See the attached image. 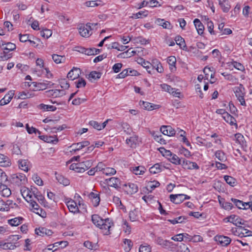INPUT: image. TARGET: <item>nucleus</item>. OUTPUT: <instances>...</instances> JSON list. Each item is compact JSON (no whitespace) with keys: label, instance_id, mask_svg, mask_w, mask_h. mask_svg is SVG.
Wrapping results in <instances>:
<instances>
[{"label":"nucleus","instance_id":"de8ad7c7","mask_svg":"<svg viewBox=\"0 0 252 252\" xmlns=\"http://www.w3.org/2000/svg\"><path fill=\"white\" fill-rule=\"evenodd\" d=\"M160 183L157 181H153L148 182L147 186V189L150 191H152V190L155 189L156 188L159 187Z\"/></svg>","mask_w":252,"mask_h":252},{"label":"nucleus","instance_id":"0e129e2a","mask_svg":"<svg viewBox=\"0 0 252 252\" xmlns=\"http://www.w3.org/2000/svg\"><path fill=\"white\" fill-rule=\"evenodd\" d=\"M219 202L220 204L221 205L222 207L225 210H231L233 207V205L231 203L228 202H224L221 203V202L220 200Z\"/></svg>","mask_w":252,"mask_h":252},{"label":"nucleus","instance_id":"9b49d317","mask_svg":"<svg viewBox=\"0 0 252 252\" xmlns=\"http://www.w3.org/2000/svg\"><path fill=\"white\" fill-rule=\"evenodd\" d=\"M66 204L70 212L74 214L79 212V210L77 206V204L73 200L70 199L66 201Z\"/></svg>","mask_w":252,"mask_h":252},{"label":"nucleus","instance_id":"4d7b16f0","mask_svg":"<svg viewBox=\"0 0 252 252\" xmlns=\"http://www.w3.org/2000/svg\"><path fill=\"white\" fill-rule=\"evenodd\" d=\"M123 129L127 134H130L132 132V129L130 126L126 123H123L121 124Z\"/></svg>","mask_w":252,"mask_h":252},{"label":"nucleus","instance_id":"9d476101","mask_svg":"<svg viewBox=\"0 0 252 252\" xmlns=\"http://www.w3.org/2000/svg\"><path fill=\"white\" fill-rule=\"evenodd\" d=\"M181 165L185 169H197L199 168V166L196 163L189 161L185 159H183Z\"/></svg>","mask_w":252,"mask_h":252},{"label":"nucleus","instance_id":"f8f14e48","mask_svg":"<svg viewBox=\"0 0 252 252\" xmlns=\"http://www.w3.org/2000/svg\"><path fill=\"white\" fill-rule=\"evenodd\" d=\"M81 74V70L79 68L73 67L67 74V77L71 80L78 78Z\"/></svg>","mask_w":252,"mask_h":252},{"label":"nucleus","instance_id":"b1692460","mask_svg":"<svg viewBox=\"0 0 252 252\" xmlns=\"http://www.w3.org/2000/svg\"><path fill=\"white\" fill-rule=\"evenodd\" d=\"M231 200L235 204L236 206L240 209L247 210L248 209V207H245V206H248V204H247V202H243L241 200L233 198L231 199Z\"/></svg>","mask_w":252,"mask_h":252},{"label":"nucleus","instance_id":"5fc2aeb1","mask_svg":"<svg viewBox=\"0 0 252 252\" xmlns=\"http://www.w3.org/2000/svg\"><path fill=\"white\" fill-rule=\"evenodd\" d=\"M153 63L156 64L155 66H153L154 69H155L157 72L161 73L163 71V68L161 65L160 63L158 62L157 60L153 61Z\"/></svg>","mask_w":252,"mask_h":252},{"label":"nucleus","instance_id":"20e7f679","mask_svg":"<svg viewBox=\"0 0 252 252\" xmlns=\"http://www.w3.org/2000/svg\"><path fill=\"white\" fill-rule=\"evenodd\" d=\"M102 223L103 224L101 225L99 228L102 230L104 235H109L110 234V229L112 226H114L113 222L111 219L107 218L104 220Z\"/></svg>","mask_w":252,"mask_h":252},{"label":"nucleus","instance_id":"69168bd1","mask_svg":"<svg viewBox=\"0 0 252 252\" xmlns=\"http://www.w3.org/2000/svg\"><path fill=\"white\" fill-rule=\"evenodd\" d=\"M89 124L90 126H93L94 128H95L98 130H101V125L96 121H91L89 122Z\"/></svg>","mask_w":252,"mask_h":252},{"label":"nucleus","instance_id":"ea45409f","mask_svg":"<svg viewBox=\"0 0 252 252\" xmlns=\"http://www.w3.org/2000/svg\"><path fill=\"white\" fill-rule=\"evenodd\" d=\"M137 141L138 136L135 135L130 137L129 138H127L126 140V143L129 145L131 147L136 145Z\"/></svg>","mask_w":252,"mask_h":252},{"label":"nucleus","instance_id":"338daca9","mask_svg":"<svg viewBox=\"0 0 252 252\" xmlns=\"http://www.w3.org/2000/svg\"><path fill=\"white\" fill-rule=\"evenodd\" d=\"M16 46L15 44L11 42H7L5 48H4V50L13 51L16 49Z\"/></svg>","mask_w":252,"mask_h":252},{"label":"nucleus","instance_id":"c756f323","mask_svg":"<svg viewBox=\"0 0 252 252\" xmlns=\"http://www.w3.org/2000/svg\"><path fill=\"white\" fill-rule=\"evenodd\" d=\"M167 63L169 65V68L171 71L176 70V59L174 56H170L167 59Z\"/></svg>","mask_w":252,"mask_h":252},{"label":"nucleus","instance_id":"3c124183","mask_svg":"<svg viewBox=\"0 0 252 252\" xmlns=\"http://www.w3.org/2000/svg\"><path fill=\"white\" fill-rule=\"evenodd\" d=\"M144 167L141 166L134 167L132 168V172L135 175H141L144 173Z\"/></svg>","mask_w":252,"mask_h":252},{"label":"nucleus","instance_id":"5701e85b","mask_svg":"<svg viewBox=\"0 0 252 252\" xmlns=\"http://www.w3.org/2000/svg\"><path fill=\"white\" fill-rule=\"evenodd\" d=\"M92 220L96 226L100 228L101 225L103 224L104 219H102L98 215L94 214L92 216Z\"/></svg>","mask_w":252,"mask_h":252},{"label":"nucleus","instance_id":"49530a36","mask_svg":"<svg viewBox=\"0 0 252 252\" xmlns=\"http://www.w3.org/2000/svg\"><path fill=\"white\" fill-rule=\"evenodd\" d=\"M129 217L131 221H134L138 220V211L137 209H134L131 211L129 213Z\"/></svg>","mask_w":252,"mask_h":252},{"label":"nucleus","instance_id":"8fccbe9b","mask_svg":"<svg viewBox=\"0 0 252 252\" xmlns=\"http://www.w3.org/2000/svg\"><path fill=\"white\" fill-rule=\"evenodd\" d=\"M187 218L184 216H180L173 220H168V221L170 222L173 224H175L178 223H182L184 222V220H186Z\"/></svg>","mask_w":252,"mask_h":252},{"label":"nucleus","instance_id":"13d9d810","mask_svg":"<svg viewBox=\"0 0 252 252\" xmlns=\"http://www.w3.org/2000/svg\"><path fill=\"white\" fill-rule=\"evenodd\" d=\"M59 83L61 88L63 89H68L69 88V84L66 79L59 80Z\"/></svg>","mask_w":252,"mask_h":252},{"label":"nucleus","instance_id":"37998d69","mask_svg":"<svg viewBox=\"0 0 252 252\" xmlns=\"http://www.w3.org/2000/svg\"><path fill=\"white\" fill-rule=\"evenodd\" d=\"M52 59L55 63H64L65 62V58L64 56H60L54 54L52 55Z\"/></svg>","mask_w":252,"mask_h":252},{"label":"nucleus","instance_id":"f704fd0d","mask_svg":"<svg viewBox=\"0 0 252 252\" xmlns=\"http://www.w3.org/2000/svg\"><path fill=\"white\" fill-rule=\"evenodd\" d=\"M15 247V245L12 243H5L3 241H0V248L3 250H13Z\"/></svg>","mask_w":252,"mask_h":252},{"label":"nucleus","instance_id":"e433bc0d","mask_svg":"<svg viewBox=\"0 0 252 252\" xmlns=\"http://www.w3.org/2000/svg\"><path fill=\"white\" fill-rule=\"evenodd\" d=\"M101 73L96 71H91L88 75V78L91 81L99 79L101 77Z\"/></svg>","mask_w":252,"mask_h":252},{"label":"nucleus","instance_id":"1a4fd4ad","mask_svg":"<svg viewBox=\"0 0 252 252\" xmlns=\"http://www.w3.org/2000/svg\"><path fill=\"white\" fill-rule=\"evenodd\" d=\"M215 240L223 247L227 246L231 242V239L229 237L221 235L216 236Z\"/></svg>","mask_w":252,"mask_h":252},{"label":"nucleus","instance_id":"774afa93","mask_svg":"<svg viewBox=\"0 0 252 252\" xmlns=\"http://www.w3.org/2000/svg\"><path fill=\"white\" fill-rule=\"evenodd\" d=\"M160 87L163 90L169 93H173L172 92L173 91V88L170 86L166 84H163L160 85Z\"/></svg>","mask_w":252,"mask_h":252},{"label":"nucleus","instance_id":"58836bf2","mask_svg":"<svg viewBox=\"0 0 252 252\" xmlns=\"http://www.w3.org/2000/svg\"><path fill=\"white\" fill-rule=\"evenodd\" d=\"M24 219L22 217H17L8 220V223L12 226H16L22 223Z\"/></svg>","mask_w":252,"mask_h":252},{"label":"nucleus","instance_id":"e2e57ef3","mask_svg":"<svg viewBox=\"0 0 252 252\" xmlns=\"http://www.w3.org/2000/svg\"><path fill=\"white\" fill-rule=\"evenodd\" d=\"M32 178L34 183L37 185L42 186L43 185V181L37 174H34Z\"/></svg>","mask_w":252,"mask_h":252},{"label":"nucleus","instance_id":"393cba45","mask_svg":"<svg viewBox=\"0 0 252 252\" xmlns=\"http://www.w3.org/2000/svg\"><path fill=\"white\" fill-rule=\"evenodd\" d=\"M158 25L162 26L164 29H170L172 27L170 22L165 21L162 19H157L155 21Z\"/></svg>","mask_w":252,"mask_h":252},{"label":"nucleus","instance_id":"6e6d98bb","mask_svg":"<svg viewBox=\"0 0 252 252\" xmlns=\"http://www.w3.org/2000/svg\"><path fill=\"white\" fill-rule=\"evenodd\" d=\"M7 182V177L5 173L0 168V184H3Z\"/></svg>","mask_w":252,"mask_h":252},{"label":"nucleus","instance_id":"bb28decb","mask_svg":"<svg viewBox=\"0 0 252 252\" xmlns=\"http://www.w3.org/2000/svg\"><path fill=\"white\" fill-rule=\"evenodd\" d=\"M175 41L177 45H179L180 47L184 50L187 49L185 40L181 36H176L175 38Z\"/></svg>","mask_w":252,"mask_h":252},{"label":"nucleus","instance_id":"39448f33","mask_svg":"<svg viewBox=\"0 0 252 252\" xmlns=\"http://www.w3.org/2000/svg\"><path fill=\"white\" fill-rule=\"evenodd\" d=\"M11 179L12 182L18 186L25 184L27 181L26 176L22 173H17L12 175Z\"/></svg>","mask_w":252,"mask_h":252},{"label":"nucleus","instance_id":"c03bdc74","mask_svg":"<svg viewBox=\"0 0 252 252\" xmlns=\"http://www.w3.org/2000/svg\"><path fill=\"white\" fill-rule=\"evenodd\" d=\"M2 50V53L0 54V61H6L12 57V54L9 53V51L4 50Z\"/></svg>","mask_w":252,"mask_h":252},{"label":"nucleus","instance_id":"a18cd8bd","mask_svg":"<svg viewBox=\"0 0 252 252\" xmlns=\"http://www.w3.org/2000/svg\"><path fill=\"white\" fill-rule=\"evenodd\" d=\"M38 107L40 109H42L44 111H55L57 108L53 105H46L44 104H40Z\"/></svg>","mask_w":252,"mask_h":252},{"label":"nucleus","instance_id":"ddd939ff","mask_svg":"<svg viewBox=\"0 0 252 252\" xmlns=\"http://www.w3.org/2000/svg\"><path fill=\"white\" fill-rule=\"evenodd\" d=\"M161 132L165 135L173 136L175 134V130L170 126H162L160 127Z\"/></svg>","mask_w":252,"mask_h":252},{"label":"nucleus","instance_id":"f03ea898","mask_svg":"<svg viewBox=\"0 0 252 252\" xmlns=\"http://www.w3.org/2000/svg\"><path fill=\"white\" fill-rule=\"evenodd\" d=\"M30 205L32 207V209L33 210V212L43 218H44L46 217L47 214L46 212L40 207L36 201L32 199H30Z\"/></svg>","mask_w":252,"mask_h":252},{"label":"nucleus","instance_id":"7c9ffc66","mask_svg":"<svg viewBox=\"0 0 252 252\" xmlns=\"http://www.w3.org/2000/svg\"><path fill=\"white\" fill-rule=\"evenodd\" d=\"M162 168H164V166H161L159 163H156L149 168V171L152 174H157L162 171Z\"/></svg>","mask_w":252,"mask_h":252},{"label":"nucleus","instance_id":"c9c22d12","mask_svg":"<svg viewBox=\"0 0 252 252\" xmlns=\"http://www.w3.org/2000/svg\"><path fill=\"white\" fill-rule=\"evenodd\" d=\"M0 189H2L1 195L4 197H8L11 194L10 189L7 187L5 183L0 184Z\"/></svg>","mask_w":252,"mask_h":252},{"label":"nucleus","instance_id":"4c0bfd02","mask_svg":"<svg viewBox=\"0 0 252 252\" xmlns=\"http://www.w3.org/2000/svg\"><path fill=\"white\" fill-rule=\"evenodd\" d=\"M169 160L172 163L176 165H180L182 163V159L180 158L176 155L172 154V156H170L168 157Z\"/></svg>","mask_w":252,"mask_h":252},{"label":"nucleus","instance_id":"a211bd4d","mask_svg":"<svg viewBox=\"0 0 252 252\" xmlns=\"http://www.w3.org/2000/svg\"><path fill=\"white\" fill-rule=\"evenodd\" d=\"M14 94L13 91H10L0 100V105L3 106L8 104L12 99Z\"/></svg>","mask_w":252,"mask_h":252},{"label":"nucleus","instance_id":"473e14b6","mask_svg":"<svg viewBox=\"0 0 252 252\" xmlns=\"http://www.w3.org/2000/svg\"><path fill=\"white\" fill-rule=\"evenodd\" d=\"M222 118L225 120L226 122L229 123L231 126L236 125L237 124L236 123L235 119L230 115L229 113H227L225 114V116H222Z\"/></svg>","mask_w":252,"mask_h":252},{"label":"nucleus","instance_id":"6e6552de","mask_svg":"<svg viewBox=\"0 0 252 252\" xmlns=\"http://www.w3.org/2000/svg\"><path fill=\"white\" fill-rule=\"evenodd\" d=\"M93 165V162L92 160H88L85 161L81 162L78 163V168L77 169V172H84L86 170L90 168Z\"/></svg>","mask_w":252,"mask_h":252},{"label":"nucleus","instance_id":"79ce46f5","mask_svg":"<svg viewBox=\"0 0 252 252\" xmlns=\"http://www.w3.org/2000/svg\"><path fill=\"white\" fill-rule=\"evenodd\" d=\"M215 155L218 160L221 162H224L226 160V157L222 151L218 150L216 151Z\"/></svg>","mask_w":252,"mask_h":252},{"label":"nucleus","instance_id":"864d4df0","mask_svg":"<svg viewBox=\"0 0 252 252\" xmlns=\"http://www.w3.org/2000/svg\"><path fill=\"white\" fill-rule=\"evenodd\" d=\"M52 34V31L47 29L43 30L40 32L41 36L46 38H48L51 36Z\"/></svg>","mask_w":252,"mask_h":252},{"label":"nucleus","instance_id":"680f3d73","mask_svg":"<svg viewBox=\"0 0 252 252\" xmlns=\"http://www.w3.org/2000/svg\"><path fill=\"white\" fill-rule=\"evenodd\" d=\"M148 11H141L135 14H133V17L135 18H141L142 17H146L148 15Z\"/></svg>","mask_w":252,"mask_h":252},{"label":"nucleus","instance_id":"aec40b11","mask_svg":"<svg viewBox=\"0 0 252 252\" xmlns=\"http://www.w3.org/2000/svg\"><path fill=\"white\" fill-rule=\"evenodd\" d=\"M55 175L56 178L60 184H62L64 186L69 185L70 181L67 178L61 174H58L57 172L55 173Z\"/></svg>","mask_w":252,"mask_h":252},{"label":"nucleus","instance_id":"7ed1b4c3","mask_svg":"<svg viewBox=\"0 0 252 252\" xmlns=\"http://www.w3.org/2000/svg\"><path fill=\"white\" fill-rule=\"evenodd\" d=\"M232 232L234 235H238L239 237H247L252 236V231L247 229H245L244 227L241 226L240 227L235 228L232 229Z\"/></svg>","mask_w":252,"mask_h":252},{"label":"nucleus","instance_id":"0eeeda50","mask_svg":"<svg viewBox=\"0 0 252 252\" xmlns=\"http://www.w3.org/2000/svg\"><path fill=\"white\" fill-rule=\"evenodd\" d=\"M226 219L227 220V222L232 223L233 224L237 226L238 227H240L241 225L244 224L245 223L244 220H242L238 216H236L235 215H232L224 219V220Z\"/></svg>","mask_w":252,"mask_h":252},{"label":"nucleus","instance_id":"09e8293b","mask_svg":"<svg viewBox=\"0 0 252 252\" xmlns=\"http://www.w3.org/2000/svg\"><path fill=\"white\" fill-rule=\"evenodd\" d=\"M224 179L225 182L231 187H234L236 183V179L231 176L225 175Z\"/></svg>","mask_w":252,"mask_h":252},{"label":"nucleus","instance_id":"4468645a","mask_svg":"<svg viewBox=\"0 0 252 252\" xmlns=\"http://www.w3.org/2000/svg\"><path fill=\"white\" fill-rule=\"evenodd\" d=\"M35 233L41 236H44L45 235L51 236L53 234V232L51 230L48 229L45 227H39L35 228Z\"/></svg>","mask_w":252,"mask_h":252},{"label":"nucleus","instance_id":"2eb2a0df","mask_svg":"<svg viewBox=\"0 0 252 252\" xmlns=\"http://www.w3.org/2000/svg\"><path fill=\"white\" fill-rule=\"evenodd\" d=\"M89 29L91 30V23H87L86 26H81L79 29L80 35L83 37H88L90 35Z\"/></svg>","mask_w":252,"mask_h":252},{"label":"nucleus","instance_id":"dca6fc26","mask_svg":"<svg viewBox=\"0 0 252 252\" xmlns=\"http://www.w3.org/2000/svg\"><path fill=\"white\" fill-rule=\"evenodd\" d=\"M105 182L108 184V186L116 189H118L120 187V180L118 178L111 177L109 179H106Z\"/></svg>","mask_w":252,"mask_h":252},{"label":"nucleus","instance_id":"72a5a7b5","mask_svg":"<svg viewBox=\"0 0 252 252\" xmlns=\"http://www.w3.org/2000/svg\"><path fill=\"white\" fill-rule=\"evenodd\" d=\"M90 197L92 199V203L94 207H97L100 202V198L98 194L92 192L90 193Z\"/></svg>","mask_w":252,"mask_h":252},{"label":"nucleus","instance_id":"052dcab7","mask_svg":"<svg viewBox=\"0 0 252 252\" xmlns=\"http://www.w3.org/2000/svg\"><path fill=\"white\" fill-rule=\"evenodd\" d=\"M116 173V170L113 168L111 167H106L103 171V174L106 175H113L115 174Z\"/></svg>","mask_w":252,"mask_h":252},{"label":"nucleus","instance_id":"c85d7f7f","mask_svg":"<svg viewBox=\"0 0 252 252\" xmlns=\"http://www.w3.org/2000/svg\"><path fill=\"white\" fill-rule=\"evenodd\" d=\"M47 92L50 94V95H51L54 97H60L65 94V92L64 90H49Z\"/></svg>","mask_w":252,"mask_h":252},{"label":"nucleus","instance_id":"a878e982","mask_svg":"<svg viewBox=\"0 0 252 252\" xmlns=\"http://www.w3.org/2000/svg\"><path fill=\"white\" fill-rule=\"evenodd\" d=\"M140 105L141 106L143 107L145 109L147 110L148 111L153 110L158 108V105H157L151 104V103H149L148 102H145L144 101H140Z\"/></svg>","mask_w":252,"mask_h":252},{"label":"nucleus","instance_id":"f3484780","mask_svg":"<svg viewBox=\"0 0 252 252\" xmlns=\"http://www.w3.org/2000/svg\"><path fill=\"white\" fill-rule=\"evenodd\" d=\"M38 137L44 142L54 144L57 143L59 141L57 136L39 135Z\"/></svg>","mask_w":252,"mask_h":252},{"label":"nucleus","instance_id":"423d86ee","mask_svg":"<svg viewBox=\"0 0 252 252\" xmlns=\"http://www.w3.org/2000/svg\"><path fill=\"white\" fill-rule=\"evenodd\" d=\"M190 198L189 196L184 194H170V201L175 204H180L186 199Z\"/></svg>","mask_w":252,"mask_h":252},{"label":"nucleus","instance_id":"603ef678","mask_svg":"<svg viewBox=\"0 0 252 252\" xmlns=\"http://www.w3.org/2000/svg\"><path fill=\"white\" fill-rule=\"evenodd\" d=\"M26 128L27 130V132L29 134H32V133H37L38 134H41V131H40L38 129H36L35 127H33V126L30 127L28 124H27L26 125Z\"/></svg>","mask_w":252,"mask_h":252},{"label":"nucleus","instance_id":"412c9836","mask_svg":"<svg viewBox=\"0 0 252 252\" xmlns=\"http://www.w3.org/2000/svg\"><path fill=\"white\" fill-rule=\"evenodd\" d=\"M194 25L199 34L201 35L203 33L204 27L203 25L198 19H195L193 21Z\"/></svg>","mask_w":252,"mask_h":252},{"label":"nucleus","instance_id":"f257e3e1","mask_svg":"<svg viewBox=\"0 0 252 252\" xmlns=\"http://www.w3.org/2000/svg\"><path fill=\"white\" fill-rule=\"evenodd\" d=\"M234 91L240 104L243 106H246V103L244 99L245 90L243 85L240 84L239 86L235 87Z\"/></svg>","mask_w":252,"mask_h":252},{"label":"nucleus","instance_id":"cd10ccee","mask_svg":"<svg viewBox=\"0 0 252 252\" xmlns=\"http://www.w3.org/2000/svg\"><path fill=\"white\" fill-rule=\"evenodd\" d=\"M34 196L35 198L37 199L38 202L44 207L48 206V203L46 201L44 197L40 192H37L36 193H34Z\"/></svg>","mask_w":252,"mask_h":252},{"label":"nucleus","instance_id":"6ab92c4d","mask_svg":"<svg viewBox=\"0 0 252 252\" xmlns=\"http://www.w3.org/2000/svg\"><path fill=\"white\" fill-rule=\"evenodd\" d=\"M11 164L10 158L3 155L0 154V166L2 167H8Z\"/></svg>","mask_w":252,"mask_h":252},{"label":"nucleus","instance_id":"a19ab883","mask_svg":"<svg viewBox=\"0 0 252 252\" xmlns=\"http://www.w3.org/2000/svg\"><path fill=\"white\" fill-rule=\"evenodd\" d=\"M84 246L90 250H96L98 248L97 243L93 244L92 242L89 241H86L84 242Z\"/></svg>","mask_w":252,"mask_h":252},{"label":"nucleus","instance_id":"2f4dec72","mask_svg":"<svg viewBox=\"0 0 252 252\" xmlns=\"http://www.w3.org/2000/svg\"><path fill=\"white\" fill-rule=\"evenodd\" d=\"M19 168L24 171L28 172L29 170L28 166L29 161L26 159H21L18 160Z\"/></svg>","mask_w":252,"mask_h":252},{"label":"nucleus","instance_id":"4be33fe9","mask_svg":"<svg viewBox=\"0 0 252 252\" xmlns=\"http://www.w3.org/2000/svg\"><path fill=\"white\" fill-rule=\"evenodd\" d=\"M234 137L237 143L239 144L242 147H247L246 141L244 136L240 133H236Z\"/></svg>","mask_w":252,"mask_h":252},{"label":"nucleus","instance_id":"bf43d9fd","mask_svg":"<svg viewBox=\"0 0 252 252\" xmlns=\"http://www.w3.org/2000/svg\"><path fill=\"white\" fill-rule=\"evenodd\" d=\"M178 252H190L189 250L188 246L183 243H181V245L177 247Z\"/></svg>","mask_w":252,"mask_h":252}]
</instances>
